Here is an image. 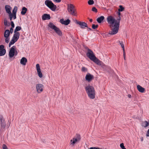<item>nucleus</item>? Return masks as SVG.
<instances>
[{
  "instance_id": "obj_8",
  "label": "nucleus",
  "mask_w": 149,
  "mask_h": 149,
  "mask_svg": "<svg viewBox=\"0 0 149 149\" xmlns=\"http://www.w3.org/2000/svg\"><path fill=\"white\" fill-rule=\"evenodd\" d=\"M121 17L120 16H118L117 20L115 19V22L114 25V26H116V28H115V31H117L118 32V30L119 29V27L120 26V20Z\"/></svg>"
},
{
  "instance_id": "obj_28",
  "label": "nucleus",
  "mask_w": 149,
  "mask_h": 149,
  "mask_svg": "<svg viewBox=\"0 0 149 149\" xmlns=\"http://www.w3.org/2000/svg\"><path fill=\"white\" fill-rule=\"evenodd\" d=\"M21 29V27L20 26H16L14 30V33H16V32H18L17 31L20 30Z\"/></svg>"
},
{
  "instance_id": "obj_26",
  "label": "nucleus",
  "mask_w": 149,
  "mask_h": 149,
  "mask_svg": "<svg viewBox=\"0 0 149 149\" xmlns=\"http://www.w3.org/2000/svg\"><path fill=\"white\" fill-rule=\"evenodd\" d=\"M93 60H91L95 63H96L97 65H100V61L98 58H97L95 56V58H93Z\"/></svg>"
},
{
  "instance_id": "obj_54",
  "label": "nucleus",
  "mask_w": 149,
  "mask_h": 149,
  "mask_svg": "<svg viewBox=\"0 0 149 149\" xmlns=\"http://www.w3.org/2000/svg\"><path fill=\"white\" fill-rule=\"evenodd\" d=\"M126 56H124V59L125 60H126Z\"/></svg>"
},
{
  "instance_id": "obj_1",
  "label": "nucleus",
  "mask_w": 149,
  "mask_h": 149,
  "mask_svg": "<svg viewBox=\"0 0 149 149\" xmlns=\"http://www.w3.org/2000/svg\"><path fill=\"white\" fill-rule=\"evenodd\" d=\"M107 20L108 23L110 24V27L111 30L109 33L110 35H115L118 33L117 31H115V28L116 26H114V25L115 22V19L112 16L110 15L108 16Z\"/></svg>"
},
{
  "instance_id": "obj_24",
  "label": "nucleus",
  "mask_w": 149,
  "mask_h": 149,
  "mask_svg": "<svg viewBox=\"0 0 149 149\" xmlns=\"http://www.w3.org/2000/svg\"><path fill=\"white\" fill-rule=\"evenodd\" d=\"M10 34V31L9 30H6L4 32V36L5 37H9Z\"/></svg>"
},
{
  "instance_id": "obj_10",
  "label": "nucleus",
  "mask_w": 149,
  "mask_h": 149,
  "mask_svg": "<svg viewBox=\"0 0 149 149\" xmlns=\"http://www.w3.org/2000/svg\"><path fill=\"white\" fill-rule=\"evenodd\" d=\"M76 23L79 25L80 28L81 29H84L85 27L88 28L87 24L85 22H81L76 20Z\"/></svg>"
},
{
  "instance_id": "obj_36",
  "label": "nucleus",
  "mask_w": 149,
  "mask_h": 149,
  "mask_svg": "<svg viewBox=\"0 0 149 149\" xmlns=\"http://www.w3.org/2000/svg\"><path fill=\"white\" fill-rule=\"evenodd\" d=\"M98 25H95L94 24H93L92 25V28L94 29H96L98 27Z\"/></svg>"
},
{
  "instance_id": "obj_11",
  "label": "nucleus",
  "mask_w": 149,
  "mask_h": 149,
  "mask_svg": "<svg viewBox=\"0 0 149 149\" xmlns=\"http://www.w3.org/2000/svg\"><path fill=\"white\" fill-rule=\"evenodd\" d=\"M93 78V76L88 73L86 74L85 77L86 80L88 82L91 81Z\"/></svg>"
},
{
  "instance_id": "obj_27",
  "label": "nucleus",
  "mask_w": 149,
  "mask_h": 149,
  "mask_svg": "<svg viewBox=\"0 0 149 149\" xmlns=\"http://www.w3.org/2000/svg\"><path fill=\"white\" fill-rule=\"evenodd\" d=\"M6 53V50L3 49L0 50V56H4Z\"/></svg>"
},
{
  "instance_id": "obj_18",
  "label": "nucleus",
  "mask_w": 149,
  "mask_h": 149,
  "mask_svg": "<svg viewBox=\"0 0 149 149\" xmlns=\"http://www.w3.org/2000/svg\"><path fill=\"white\" fill-rule=\"evenodd\" d=\"M54 31L56 33L60 36H61L62 35V33L60 29L57 27L54 30Z\"/></svg>"
},
{
  "instance_id": "obj_40",
  "label": "nucleus",
  "mask_w": 149,
  "mask_h": 149,
  "mask_svg": "<svg viewBox=\"0 0 149 149\" xmlns=\"http://www.w3.org/2000/svg\"><path fill=\"white\" fill-rule=\"evenodd\" d=\"M4 47L3 45H0V50L5 49H4Z\"/></svg>"
},
{
  "instance_id": "obj_25",
  "label": "nucleus",
  "mask_w": 149,
  "mask_h": 149,
  "mask_svg": "<svg viewBox=\"0 0 149 149\" xmlns=\"http://www.w3.org/2000/svg\"><path fill=\"white\" fill-rule=\"evenodd\" d=\"M27 9L25 7H24L22 8V11L21 12V14L22 15H24L26 13Z\"/></svg>"
},
{
  "instance_id": "obj_38",
  "label": "nucleus",
  "mask_w": 149,
  "mask_h": 149,
  "mask_svg": "<svg viewBox=\"0 0 149 149\" xmlns=\"http://www.w3.org/2000/svg\"><path fill=\"white\" fill-rule=\"evenodd\" d=\"M2 149H8L7 146L6 144H4L2 146Z\"/></svg>"
},
{
  "instance_id": "obj_12",
  "label": "nucleus",
  "mask_w": 149,
  "mask_h": 149,
  "mask_svg": "<svg viewBox=\"0 0 149 149\" xmlns=\"http://www.w3.org/2000/svg\"><path fill=\"white\" fill-rule=\"evenodd\" d=\"M36 67L38 76L40 78H42V74L41 72L39 64H37L36 65Z\"/></svg>"
},
{
  "instance_id": "obj_31",
  "label": "nucleus",
  "mask_w": 149,
  "mask_h": 149,
  "mask_svg": "<svg viewBox=\"0 0 149 149\" xmlns=\"http://www.w3.org/2000/svg\"><path fill=\"white\" fill-rule=\"evenodd\" d=\"M17 10V7H16V6H15L13 8V11L12 12L13 14H16Z\"/></svg>"
},
{
  "instance_id": "obj_20",
  "label": "nucleus",
  "mask_w": 149,
  "mask_h": 149,
  "mask_svg": "<svg viewBox=\"0 0 149 149\" xmlns=\"http://www.w3.org/2000/svg\"><path fill=\"white\" fill-rule=\"evenodd\" d=\"M27 62V60L25 57H22L20 60V63L21 64L25 65Z\"/></svg>"
},
{
  "instance_id": "obj_3",
  "label": "nucleus",
  "mask_w": 149,
  "mask_h": 149,
  "mask_svg": "<svg viewBox=\"0 0 149 149\" xmlns=\"http://www.w3.org/2000/svg\"><path fill=\"white\" fill-rule=\"evenodd\" d=\"M45 4L52 11H54L56 10L57 8L56 6L51 1L49 0H45Z\"/></svg>"
},
{
  "instance_id": "obj_29",
  "label": "nucleus",
  "mask_w": 149,
  "mask_h": 149,
  "mask_svg": "<svg viewBox=\"0 0 149 149\" xmlns=\"http://www.w3.org/2000/svg\"><path fill=\"white\" fill-rule=\"evenodd\" d=\"M4 119L2 115H0V124L5 122Z\"/></svg>"
},
{
  "instance_id": "obj_21",
  "label": "nucleus",
  "mask_w": 149,
  "mask_h": 149,
  "mask_svg": "<svg viewBox=\"0 0 149 149\" xmlns=\"http://www.w3.org/2000/svg\"><path fill=\"white\" fill-rule=\"evenodd\" d=\"M104 19V16H102L97 18L96 20L98 23H100L102 22Z\"/></svg>"
},
{
  "instance_id": "obj_19",
  "label": "nucleus",
  "mask_w": 149,
  "mask_h": 149,
  "mask_svg": "<svg viewBox=\"0 0 149 149\" xmlns=\"http://www.w3.org/2000/svg\"><path fill=\"white\" fill-rule=\"evenodd\" d=\"M5 8L6 12L8 14H11V12L10 11L11 7L10 6L6 5L5 7Z\"/></svg>"
},
{
  "instance_id": "obj_51",
  "label": "nucleus",
  "mask_w": 149,
  "mask_h": 149,
  "mask_svg": "<svg viewBox=\"0 0 149 149\" xmlns=\"http://www.w3.org/2000/svg\"><path fill=\"white\" fill-rule=\"evenodd\" d=\"M123 56H125V49H124V50H123Z\"/></svg>"
},
{
  "instance_id": "obj_46",
  "label": "nucleus",
  "mask_w": 149,
  "mask_h": 149,
  "mask_svg": "<svg viewBox=\"0 0 149 149\" xmlns=\"http://www.w3.org/2000/svg\"><path fill=\"white\" fill-rule=\"evenodd\" d=\"M13 28H11L10 29V33H12L13 31Z\"/></svg>"
},
{
  "instance_id": "obj_34",
  "label": "nucleus",
  "mask_w": 149,
  "mask_h": 149,
  "mask_svg": "<svg viewBox=\"0 0 149 149\" xmlns=\"http://www.w3.org/2000/svg\"><path fill=\"white\" fill-rule=\"evenodd\" d=\"M81 70L83 72H86L87 71V69L84 67H83L81 68Z\"/></svg>"
},
{
  "instance_id": "obj_5",
  "label": "nucleus",
  "mask_w": 149,
  "mask_h": 149,
  "mask_svg": "<svg viewBox=\"0 0 149 149\" xmlns=\"http://www.w3.org/2000/svg\"><path fill=\"white\" fill-rule=\"evenodd\" d=\"M17 54L16 47L13 46L10 49L9 52V56L10 58H12L15 55L16 56Z\"/></svg>"
},
{
  "instance_id": "obj_30",
  "label": "nucleus",
  "mask_w": 149,
  "mask_h": 149,
  "mask_svg": "<svg viewBox=\"0 0 149 149\" xmlns=\"http://www.w3.org/2000/svg\"><path fill=\"white\" fill-rule=\"evenodd\" d=\"M16 42L14 40L12 39L11 40L9 44V47H10L11 45L15 43Z\"/></svg>"
},
{
  "instance_id": "obj_6",
  "label": "nucleus",
  "mask_w": 149,
  "mask_h": 149,
  "mask_svg": "<svg viewBox=\"0 0 149 149\" xmlns=\"http://www.w3.org/2000/svg\"><path fill=\"white\" fill-rule=\"evenodd\" d=\"M81 139L80 135L79 134H77L72 139L70 140V142H71V144L74 145L75 143H78Z\"/></svg>"
},
{
  "instance_id": "obj_57",
  "label": "nucleus",
  "mask_w": 149,
  "mask_h": 149,
  "mask_svg": "<svg viewBox=\"0 0 149 149\" xmlns=\"http://www.w3.org/2000/svg\"><path fill=\"white\" fill-rule=\"evenodd\" d=\"M122 149H126V148H125V147L124 148H123Z\"/></svg>"
},
{
  "instance_id": "obj_4",
  "label": "nucleus",
  "mask_w": 149,
  "mask_h": 149,
  "mask_svg": "<svg viewBox=\"0 0 149 149\" xmlns=\"http://www.w3.org/2000/svg\"><path fill=\"white\" fill-rule=\"evenodd\" d=\"M74 7V6L72 4H68L67 10L70 15L74 16H77L76 10Z\"/></svg>"
},
{
  "instance_id": "obj_41",
  "label": "nucleus",
  "mask_w": 149,
  "mask_h": 149,
  "mask_svg": "<svg viewBox=\"0 0 149 149\" xmlns=\"http://www.w3.org/2000/svg\"><path fill=\"white\" fill-rule=\"evenodd\" d=\"M11 26H12L11 28H14L15 27V24L13 21H11Z\"/></svg>"
},
{
  "instance_id": "obj_37",
  "label": "nucleus",
  "mask_w": 149,
  "mask_h": 149,
  "mask_svg": "<svg viewBox=\"0 0 149 149\" xmlns=\"http://www.w3.org/2000/svg\"><path fill=\"white\" fill-rule=\"evenodd\" d=\"M92 10L95 13H97V9L95 7H93L92 8Z\"/></svg>"
},
{
  "instance_id": "obj_53",
  "label": "nucleus",
  "mask_w": 149,
  "mask_h": 149,
  "mask_svg": "<svg viewBox=\"0 0 149 149\" xmlns=\"http://www.w3.org/2000/svg\"><path fill=\"white\" fill-rule=\"evenodd\" d=\"M89 21L91 22H92L93 21V19H90Z\"/></svg>"
},
{
  "instance_id": "obj_50",
  "label": "nucleus",
  "mask_w": 149,
  "mask_h": 149,
  "mask_svg": "<svg viewBox=\"0 0 149 149\" xmlns=\"http://www.w3.org/2000/svg\"><path fill=\"white\" fill-rule=\"evenodd\" d=\"M120 12H119V11H118V12L117 13L118 16H120L121 13H120Z\"/></svg>"
},
{
  "instance_id": "obj_32",
  "label": "nucleus",
  "mask_w": 149,
  "mask_h": 149,
  "mask_svg": "<svg viewBox=\"0 0 149 149\" xmlns=\"http://www.w3.org/2000/svg\"><path fill=\"white\" fill-rule=\"evenodd\" d=\"M119 8L118 9V11L119 12H122L124 10V8L122 6H119Z\"/></svg>"
},
{
  "instance_id": "obj_9",
  "label": "nucleus",
  "mask_w": 149,
  "mask_h": 149,
  "mask_svg": "<svg viewBox=\"0 0 149 149\" xmlns=\"http://www.w3.org/2000/svg\"><path fill=\"white\" fill-rule=\"evenodd\" d=\"M44 86L43 85L41 84H38L36 85V88L37 91L38 93H41L43 91Z\"/></svg>"
},
{
  "instance_id": "obj_49",
  "label": "nucleus",
  "mask_w": 149,
  "mask_h": 149,
  "mask_svg": "<svg viewBox=\"0 0 149 149\" xmlns=\"http://www.w3.org/2000/svg\"><path fill=\"white\" fill-rule=\"evenodd\" d=\"M7 21L6 20H4V24L6 26L7 25Z\"/></svg>"
},
{
  "instance_id": "obj_15",
  "label": "nucleus",
  "mask_w": 149,
  "mask_h": 149,
  "mask_svg": "<svg viewBox=\"0 0 149 149\" xmlns=\"http://www.w3.org/2000/svg\"><path fill=\"white\" fill-rule=\"evenodd\" d=\"M50 19V15L45 14L42 16V19L43 20H48Z\"/></svg>"
},
{
  "instance_id": "obj_47",
  "label": "nucleus",
  "mask_w": 149,
  "mask_h": 149,
  "mask_svg": "<svg viewBox=\"0 0 149 149\" xmlns=\"http://www.w3.org/2000/svg\"><path fill=\"white\" fill-rule=\"evenodd\" d=\"M146 136H149V129L148 130L147 132Z\"/></svg>"
},
{
  "instance_id": "obj_17",
  "label": "nucleus",
  "mask_w": 149,
  "mask_h": 149,
  "mask_svg": "<svg viewBox=\"0 0 149 149\" xmlns=\"http://www.w3.org/2000/svg\"><path fill=\"white\" fill-rule=\"evenodd\" d=\"M137 88L138 91L141 93H143L144 92L145 89L144 88L142 87L139 85L137 86Z\"/></svg>"
},
{
  "instance_id": "obj_7",
  "label": "nucleus",
  "mask_w": 149,
  "mask_h": 149,
  "mask_svg": "<svg viewBox=\"0 0 149 149\" xmlns=\"http://www.w3.org/2000/svg\"><path fill=\"white\" fill-rule=\"evenodd\" d=\"M86 49L87 50V52L86 53L87 56L91 60H93V58H95V56L93 52L91 49L87 47Z\"/></svg>"
},
{
  "instance_id": "obj_58",
  "label": "nucleus",
  "mask_w": 149,
  "mask_h": 149,
  "mask_svg": "<svg viewBox=\"0 0 149 149\" xmlns=\"http://www.w3.org/2000/svg\"><path fill=\"white\" fill-rule=\"evenodd\" d=\"M10 122L9 123V124H10Z\"/></svg>"
},
{
  "instance_id": "obj_2",
  "label": "nucleus",
  "mask_w": 149,
  "mask_h": 149,
  "mask_svg": "<svg viewBox=\"0 0 149 149\" xmlns=\"http://www.w3.org/2000/svg\"><path fill=\"white\" fill-rule=\"evenodd\" d=\"M85 89L88 97L91 99L95 97V91L93 87L90 85H88L85 87Z\"/></svg>"
},
{
  "instance_id": "obj_56",
  "label": "nucleus",
  "mask_w": 149,
  "mask_h": 149,
  "mask_svg": "<svg viewBox=\"0 0 149 149\" xmlns=\"http://www.w3.org/2000/svg\"><path fill=\"white\" fill-rule=\"evenodd\" d=\"M88 30H90V31H91L92 30V29L90 28H88Z\"/></svg>"
},
{
  "instance_id": "obj_43",
  "label": "nucleus",
  "mask_w": 149,
  "mask_h": 149,
  "mask_svg": "<svg viewBox=\"0 0 149 149\" xmlns=\"http://www.w3.org/2000/svg\"><path fill=\"white\" fill-rule=\"evenodd\" d=\"M90 149H102L98 147H92L90 148Z\"/></svg>"
},
{
  "instance_id": "obj_44",
  "label": "nucleus",
  "mask_w": 149,
  "mask_h": 149,
  "mask_svg": "<svg viewBox=\"0 0 149 149\" xmlns=\"http://www.w3.org/2000/svg\"><path fill=\"white\" fill-rule=\"evenodd\" d=\"M120 147L122 148H124L125 147V146H124V144L123 143H121L120 144Z\"/></svg>"
},
{
  "instance_id": "obj_33",
  "label": "nucleus",
  "mask_w": 149,
  "mask_h": 149,
  "mask_svg": "<svg viewBox=\"0 0 149 149\" xmlns=\"http://www.w3.org/2000/svg\"><path fill=\"white\" fill-rule=\"evenodd\" d=\"M119 42L120 43V45H121V47L123 48V50H124V49H125V47L124 46V45L123 44V42L120 41H119Z\"/></svg>"
},
{
  "instance_id": "obj_14",
  "label": "nucleus",
  "mask_w": 149,
  "mask_h": 149,
  "mask_svg": "<svg viewBox=\"0 0 149 149\" xmlns=\"http://www.w3.org/2000/svg\"><path fill=\"white\" fill-rule=\"evenodd\" d=\"M60 22L62 24H64L65 25H68L70 23V20L69 19L64 20L63 19H62L60 20Z\"/></svg>"
},
{
  "instance_id": "obj_23",
  "label": "nucleus",
  "mask_w": 149,
  "mask_h": 149,
  "mask_svg": "<svg viewBox=\"0 0 149 149\" xmlns=\"http://www.w3.org/2000/svg\"><path fill=\"white\" fill-rule=\"evenodd\" d=\"M149 125V121L148 122L145 121L143 122L142 123V126L144 127H146Z\"/></svg>"
},
{
  "instance_id": "obj_35",
  "label": "nucleus",
  "mask_w": 149,
  "mask_h": 149,
  "mask_svg": "<svg viewBox=\"0 0 149 149\" xmlns=\"http://www.w3.org/2000/svg\"><path fill=\"white\" fill-rule=\"evenodd\" d=\"M94 2L93 0H89L88 1V3L89 5H92L94 4Z\"/></svg>"
},
{
  "instance_id": "obj_45",
  "label": "nucleus",
  "mask_w": 149,
  "mask_h": 149,
  "mask_svg": "<svg viewBox=\"0 0 149 149\" xmlns=\"http://www.w3.org/2000/svg\"><path fill=\"white\" fill-rule=\"evenodd\" d=\"M16 14H13V16L14 19L16 18Z\"/></svg>"
},
{
  "instance_id": "obj_39",
  "label": "nucleus",
  "mask_w": 149,
  "mask_h": 149,
  "mask_svg": "<svg viewBox=\"0 0 149 149\" xmlns=\"http://www.w3.org/2000/svg\"><path fill=\"white\" fill-rule=\"evenodd\" d=\"M5 42L6 43H8L9 42V38L8 37H5Z\"/></svg>"
},
{
  "instance_id": "obj_48",
  "label": "nucleus",
  "mask_w": 149,
  "mask_h": 149,
  "mask_svg": "<svg viewBox=\"0 0 149 149\" xmlns=\"http://www.w3.org/2000/svg\"><path fill=\"white\" fill-rule=\"evenodd\" d=\"M53 1L56 3H59L61 1V0H53Z\"/></svg>"
},
{
  "instance_id": "obj_16",
  "label": "nucleus",
  "mask_w": 149,
  "mask_h": 149,
  "mask_svg": "<svg viewBox=\"0 0 149 149\" xmlns=\"http://www.w3.org/2000/svg\"><path fill=\"white\" fill-rule=\"evenodd\" d=\"M6 126V122L0 124V131L1 132H3L5 130Z\"/></svg>"
},
{
  "instance_id": "obj_55",
  "label": "nucleus",
  "mask_w": 149,
  "mask_h": 149,
  "mask_svg": "<svg viewBox=\"0 0 149 149\" xmlns=\"http://www.w3.org/2000/svg\"><path fill=\"white\" fill-rule=\"evenodd\" d=\"M141 141H143V137H142L141 139Z\"/></svg>"
},
{
  "instance_id": "obj_52",
  "label": "nucleus",
  "mask_w": 149,
  "mask_h": 149,
  "mask_svg": "<svg viewBox=\"0 0 149 149\" xmlns=\"http://www.w3.org/2000/svg\"><path fill=\"white\" fill-rule=\"evenodd\" d=\"M128 96L129 98H130L131 97V95L130 94H129L128 95Z\"/></svg>"
},
{
  "instance_id": "obj_42",
  "label": "nucleus",
  "mask_w": 149,
  "mask_h": 149,
  "mask_svg": "<svg viewBox=\"0 0 149 149\" xmlns=\"http://www.w3.org/2000/svg\"><path fill=\"white\" fill-rule=\"evenodd\" d=\"M9 17H10V20H12V19L13 18V15H12V13H11V14H9Z\"/></svg>"
},
{
  "instance_id": "obj_22",
  "label": "nucleus",
  "mask_w": 149,
  "mask_h": 149,
  "mask_svg": "<svg viewBox=\"0 0 149 149\" xmlns=\"http://www.w3.org/2000/svg\"><path fill=\"white\" fill-rule=\"evenodd\" d=\"M48 26L54 30L57 27L52 22H50Z\"/></svg>"
},
{
  "instance_id": "obj_13",
  "label": "nucleus",
  "mask_w": 149,
  "mask_h": 149,
  "mask_svg": "<svg viewBox=\"0 0 149 149\" xmlns=\"http://www.w3.org/2000/svg\"><path fill=\"white\" fill-rule=\"evenodd\" d=\"M20 35V33L19 32H16V33H15V34H14L13 37L12 38V39L17 42L19 38Z\"/></svg>"
}]
</instances>
